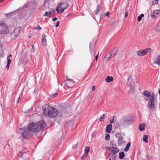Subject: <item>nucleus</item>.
Masks as SVG:
<instances>
[{"mask_svg": "<svg viewBox=\"0 0 160 160\" xmlns=\"http://www.w3.org/2000/svg\"><path fill=\"white\" fill-rule=\"evenodd\" d=\"M46 124L43 120L36 123H32L28 125L27 127L28 130L25 128H21L20 132L22 133L21 138L28 139L30 138V132H39L45 127Z\"/></svg>", "mask_w": 160, "mask_h": 160, "instance_id": "1", "label": "nucleus"}, {"mask_svg": "<svg viewBox=\"0 0 160 160\" xmlns=\"http://www.w3.org/2000/svg\"><path fill=\"white\" fill-rule=\"evenodd\" d=\"M43 113L47 114L49 117H54L59 113L58 110L54 107L46 104L44 107H43Z\"/></svg>", "mask_w": 160, "mask_h": 160, "instance_id": "2", "label": "nucleus"}, {"mask_svg": "<svg viewBox=\"0 0 160 160\" xmlns=\"http://www.w3.org/2000/svg\"><path fill=\"white\" fill-rule=\"evenodd\" d=\"M123 123L127 126L131 125L134 122L133 118L129 115H127L123 118Z\"/></svg>", "mask_w": 160, "mask_h": 160, "instance_id": "3", "label": "nucleus"}, {"mask_svg": "<svg viewBox=\"0 0 160 160\" xmlns=\"http://www.w3.org/2000/svg\"><path fill=\"white\" fill-rule=\"evenodd\" d=\"M60 5L58 6L56 10L58 13H62L64 12L65 9L67 8L69 6V4L67 2L61 3Z\"/></svg>", "mask_w": 160, "mask_h": 160, "instance_id": "4", "label": "nucleus"}, {"mask_svg": "<svg viewBox=\"0 0 160 160\" xmlns=\"http://www.w3.org/2000/svg\"><path fill=\"white\" fill-rule=\"evenodd\" d=\"M9 29L8 27L3 23H1L0 25V32L4 35L9 33Z\"/></svg>", "mask_w": 160, "mask_h": 160, "instance_id": "5", "label": "nucleus"}, {"mask_svg": "<svg viewBox=\"0 0 160 160\" xmlns=\"http://www.w3.org/2000/svg\"><path fill=\"white\" fill-rule=\"evenodd\" d=\"M96 41L95 39H92L90 42L89 45V51L92 56H95V46Z\"/></svg>", "mask_w": 160, "mask_h": 160, "instance_id": "6", "label": "nucleus"}, {"mask_svg": "<svg viewBox=\"0 0 160 160\" xmlns=\"http://www.w3.org/2000/svg\"><path fill=\"white\" fill-rule=\"evenodd\" d=\"M151 50V48H147L144 49L140 50L138 51L137 55L139 57L142 56L146 54L147 52H150Z\"/></svg>", "mask_w": 160, "mask_h": 160, "instance_id": "7", "label": "nucleus"}, {"mask_svg": "<svg viewBox=\"0 0 160 160\" xmlns=\"http://www.w3.org/2000/svg\"><path fill=\"white\" fill-rule=\"evenodd\" d=\"M155 99L149 98L148 104V107L150 109H153L155 107Z\"/></svg>", "mask_w": 160, "mask_h": 160, "instance_id": "8", "label": "nucleus"}, {"mask_svg": "<svg viewBox=\"0 0 160 160\" xmlns=\"http://www.w3.org/2000/svg\"><path fill=\"white\" fill-rule=\"evenodd\" d=\"M74 81L72 79L67 78L66 80L65 84L68 88H71L74 85Z\"/></svg>", "mask_w": 160, "mask_h": 160, "instance_id": "9", "label": "nucleus"}, {"mask_svg": "<svg viewBox=\"0 0 160 160\" xmlns=\"http://www.w3.org/2000/svg\"><path fill=\"white\" fill-rule=\"evenodd\" d=\"M108 149L109 150L111 151V153L113 155L115 154L119 151V149L117 148H111L109 147Z\"/></svg>", "mask_w": 160, "mask_h": 160, "instance_id": "10", "label": "nucleus"}, {"mask_svg": "<svg viewBox=\"0 0 160 160\" xmlns=\"http://www.w3.org/2000/svg\"><path fill=\"white\" fill-rule=\"evenodd\" d=\"M46 36L43 34L42 35V43L43 46H46L47 45L46 40Z\"/></svg>", "mask_w": 160, "mask_h": 160, "instance_id": "11", "label": "nucleus"}, {"mask_svg": "<svg viewBox=\"0 0 160 160\" xmlns=\"http://www.w3.org/2000/svg\"><path fill=\"white\" fill-rule=\"evenodd\" d=\"M160 12V9L154 11L152 13H151V17L155 18L156 17V16L158 15Z\"/></svg>", "mask_w": 160, "mask_h": 160, "instance_id": "12", "label": "nucleus"}, {"mask_svg": "<svg viewBox=\"0 0 160 160\" xmlns=\"http://www.w3.org/2000/svg\"><path fill=\"white\" fill-rule=\"evenodd\" d=\"M125 142L123 139V138L122 137L118 138V146H121L124 144Z\"/></svg>", "mask_w": 160, "mask_h": 160, "instance_id": "13", "label": "nucleus"}, {"mask_svg": "<svg viewBox=\"0 0 160 160\" xmlns=\"http://www.w3.org/2000/svg\"><path fill=\"white\" fill-rule=\"evenodd\" d=\"M133 82V81L132 80V78L129 75H128V80L126 83V84L129 86H130V84Z\"/></svg>", "mask_w": 160, "mask_h": 160, "instance_id": "14", "label": "nucleus"}, {"mask_svg": "<svg viewBox=\"0 0 160 160\" xmlns=\"http://www.w3.org/2000/svg\"><path fill=\"white\" fill-rule=\"evenodd\" d=\"M112 129V125L110 124L107 125L106 126V132L108 133H109L111 132Z\"/></svg>", "mask_w": 160, "mask_h": 160, "instance_id": "15", "label": "nucleus"}, {"mask_svg": "<svg viewBox=\"0 0 160 160\" xmlns=\"http://www.w3.org/2000/svg\"><path fill=\"white\" fill-rule=\"evenodd\" d=\"M135 88L134 86H130V88L128 91L130 94H133L135 92Z\"/></svg>", "mask_w": 160, "mask_h": 160, "instance_id": "16", "label": "nucleus"}, {"mask_svg": "<svg viewBox=\"0 0 160 160\" xmlns=\"http://www.w3.org/2000/svg\"><path fill=\"white\" fill-rule=\"evenodd\" d=\"M145 123H142L139 125V130L142 131H144L145 128Z\"/></svg>", "mask_w": 160, "mask_h": 160, "instance_id": "17", "label": "nucleus"}, {"mask_svg": "<svg viewBox=\"0 0 160 160\" xmlns=\"http://www.w3.org/2000/svg\"><path fill=\"white\" fill-rule=\"evenodd\" d=\"M118 49L117 48H114L112 52V57H115L118 54Z\"/></svg>", "mask_w": 160, "mask_h": 160, "instance_id": "18", "label": "nucleus"}, {"mask_svg": "<svg viewBox=\"0 0 160 160\" xmlns=\"http://www.w3.org/2000/svg\"><path fill=\"white\" fill-rule=\"evenodd\" d=\"M110 145L111 147V148H117V145L116 144L115 142L114 141H111L110 142Z\"/></svg>", "mask_w": 160, "mask_h": 160, "instance_id": "19", "label": "nucleus"}, {"mask_svg": "<svg viewBox=\"0 0 160 160\" xmlns=\"http://www.w3.org/2000/svg\"><path fill=\"white\" fill-rule=\"evenodd\" d=\"M105 81L108 82H110L113 80L112 77L110 76H108L105 79Z\"/></svg>", "mask_w": 160, "mask_h": 160, "instance_id": "20", "label": "nucleus"}, {"mask_svg": "<svg viewBox=\"0 0 160 160\" xmlns=\"http://www.w3.org/2000/svg\"><path fill=\"white\" fill-rule=\"evenodd\" d=\"M102 8V6L101 4H99L98 5L96 11H94L95 14L97 15L99 12L100 10Z\"/></svg>", "mask_w": 160, "mask_h": 160, "instance_id": "21", "label": "nucleus"}, {"mask_svg": "<svg viewBox=\"0 0 160 160\" xmlns=\"http://www.w3.org/2000/svg\"><path fill=\"white\" fill-rule=\"evenodd\" d=\"M143 94L146 97L149 98L151 96L150 92L147 90L145 91L143 93Z\"/></svg>", "mask_w": 160, "mask_h": 160, "instance_id": "22", "label": "nucleus"}, {"mask_svg": "<svg viewBox=\"0 0 160 160\" xmlns=\"http://www.w3.org/2000/svg\"><path fill=\"white\" fill-rule=\"evenodd\" d=\"M21 28L20 27L16 28L13 30V32L15 33L16 34L18 35L20 31L21 30Z\"/></svg>", "mask_w": 160, "mask_h": 160, "instance_id": "23", "label": "nucleus"}, {"mask_svg": "<svg viewBox=\"0 0 160 160\" xmlns=\"http://www.w3.org/2000/svg\"><path fill=\"white\" fill-rule=\"evenodd\" d=\"M155 63L158 64V65H160V56H158L155 59Z\"/></svg>", "mask_w": 160, "mask_h": 160, "instance_id": "24", "label": "nucleus"}, {"mask_svg": "<svg viewBox=\"0 0 160 160\" xmlns=\"http://www.w3.org/2000/svg\"><path fill=\"white\" fill-rule=\"evenodd\" d=\"M111 56L112 57V55L110 52H109L108 54H107L105 57V59H106V61H108L111 58Z\"/></svg>", "mask_w": 160, "mask_h": 160, "instance_id": "25", "label": "nucleus"}, {"mask_svg": "<svg viewBox=\"0 0 160 160\" xmlns=\"http://www.w3.org/2000/svg\"><path fill=\"white\" fill-rule=\"evenodd\" d=\"M119 158L121 159H123L125 157L124 153L123 152H120L119 154Z\"/></svg>", "mask_w": 160, "mask_h": 160, "instance_id": "26", "label": "nucleus"}, {"mask_svg": "<svg viewBox=\"0 0 160 160\" xmlns=\"http://www.w3.org/2000/svg\"><path fill=\"white\" fill-rule=\"evenodd\" d=\"M107 117V116L105 114H103L102 115L100 116V118H99V120L100 121H103L104 119L106 118Z\"/></svg>", "mask_w": 160, "mask_h": 160, "instance_id": "27", "label": "nucleus"}, {"mask_svg": "<svg viewBox=\"0 0 160 160\" xmlns=\"http://www.w3.org/2000/svg\"><path fill=\"white\" fill-rule=\"evenodd\" d=\"M130 142H128L127 145L125 148H124V151L125 152H127L128 151L129 148L130 146Z\"/></svg>", "mask_w": 160, "mask_h": 160, "instance_id": "28", "label": "nucleus"}, {"mask_svg": "<svg viewBox=\"0 0 160 160\" xmlns=\"http://www.w3.org/2000/svg\"><path fill=\"white\" fill-rule=\"evenodd\" d=\"M18 35L15 34V33L12 32L11 34V38L12 39H15L17 37Z\"/></svg>", "mask_w": 160, "mask_h": 160, "instance_id": "29", "label": "nucleus"}, {"mask_svg": "<svg viewBox=\"0 0 160 160\" xmlns=\"http://www.w3.org/2000/svg\"><path fill=\"white\" fill-rule=\"evenodd\" d=\"M38 92V88L37 86H36L34 88V91L33 92V94H37Z\"/></svg>", "mask_w": 160, "mask_h": 160, "instance_id": "30", "label": "nucleus"}, {"mask_svg": "<svg viewBox=\"0 0 160 160\" xmlns=\"http://www.w3.org/2000/svg\"><path fill=\"white\" fill-rule=\"evenodd\" d=\"M148 136L147 135H144L143 136V140L145 142H147L148 141Z\"/></svg>", "mask_w": 160, "mask_h": 160, "instance_id": "31", "label": "nucleus"}, {"mask_svg": "<svg viewBox=\"0 0 160 160\" xmlns=\"http://www.w3.org/2000/svg\"><path fill=\"white\" fill-rule=\"evenodd\" d=\"M154 30L157 32H160V25H158L155 27L154 28Z\"/></svg>", "mask_w": 160, "mask_h": 160, "instance_id": "32", "label": "nucleus"}, {"mask_svg": "<svg viewBox=\"0 0 160 160\" xmlns=\"http://www.w3.org/2000/svg\"><path fill=\"white\" fill-rule=\"evenodd\" d=\"M144 15L143 14H141L138 17V21L139 22H140L142 19V18L143 17Z\"/></svg>", "mask_w": 160, "mask_h": 160, "instance_id": "33", "label": "nucleus"}, {"mask_svg": "<svg viewBox=\"0 0 160 160\" xmlns=\"http://www.w3.org/2000/svg\"><path fill=\"white\" fill-rule=\"evenodd\" d=\"M90 148L89 147H86L85 149V153H86L88 154V152L90 151Z\"/></svg>", "mask_w": 160, "mask_h": 160, "instance_id": "34", "label": "nucleus"}, {"mask_svg": "<svg viewBox=\"0 0 160 160\" xmlns=\"http://www.w3.org/2000/svg\"><path fill=\"white\" fill-rule=\"evenodd\" d=\"M51 13V12H46L43 15V16H47L48 17H50V14Z\"/></svg>", "mask_w": 160, "mask_h": 160, "instance_id": "35", "label": "nucleus"}, {"mask_svg": "<svg viewBox=\"0 0 160 160\" xmlns=\"http://www.w3.org/2000/svg\"><path fill=\"white\" fill-rule=\"evenodd\" d=\"M116 21L115 18H113L111 20V22L110 24L111 25H113L115 23H116Z\"/></svg>", "mask_w": 160, "mask_h": 160, "instance_id": "36", "label": "nucleus"}, {"mask_svg": "<svg viewBox=\"0 0 160 160\" xmlns=\"http://www.w3.org/2000/svg\"><path fill=\"white\" fill-rule=\"evenodd\" d=\"M150 98H151V99H155V95L154 92L152 93V94H151V96L150 97Z\"/></svg>", "mask_w": 160, "mask_h": 160, "instance_id": "37", "label": "nucleus"}, {"mask_svg": "<svg viewBox=\"0 0 160 160\" xmlns=\"http://www.w3.org/2000/svg\"><path fill=\"white\" fill-rule=\"evenodd\" d=\"M159 0H152V5H155L158 3Z\"/></svg>", "mask_w": 160, "mask_h": 160, "instance_id": "38", "label": "nucleus"}, {"mask_svg": "<svg viewBox=\"0 0 160 160\" xmlns=\"http://www.w3.org/2000/svg\"><path fill=\"white\" fill-rule=\"evenodd\" d=\"M23 154L22 152L20 151L18 155V157L20 158H22Z\"/></svg>", "mask_w": 160, "mask_h": 160, "instance_id": "39", "label": "nucleus"}, {"mask_svg": "<svg viewBox=\"0 0 160 160\" xmlns=\"http://www.w3.org/2000/svg\"><path fill=\"white\" fill-rule=\"evenodd\" d=\"M87 154H86V153H84L83 155V156L81 157V159H84L86 158L87 157Z\"/></svg>", "mask_w": 160, "mask_h": 160, "instance_id": "40", "label": "nucleus"}, {"mask_svg": "<svg viewBox=\"0 0 160 160\" xmlns=\"http://www.w3.org/2000/svg\"><path fill=\"white\" fill-rule=\"evenodd\" d=\"M105 139L107 140H108L110 139V135L108 134H107L105 136Z\"/></svg>", "mask_w": 160, "mask_h": 160, "instance_id": "41", "label": "nucleus"}, {"mask_svg": "<svg viewBox=\"0 0 160 160\" xmlns=\"http://www.w3.org/2000/svg\"><path fill=\"white\" fill-rule=\"evenodd\" d=\"M115 136L117 137L118 138H120V137H122L121 136V135L119 133H117L115 134Z\"/></svg>", "mask_w": 160, "mask_h": 160, "instance_id": "42", "label": "nucleus"}, {"mask_svg": "<svg viewBox=\"0 0 160 160\" xmlns=\"http://www.w3.org/2000/svg\"><path fill=\"white\" fill-rule=\"evenodd\" d=\"M7 63L10 64L11 63V60L9 58H7Z\"/></svg>", "mask_w": 160, "mask_h": 160, "instance_id": "43", "label": "nucleus"}, {"mask_svg": "<svg viewBox=\"0 0 160 160\" xmlns=\"http://www.w3.org/2000/svg\"><path fill=\"white\" fill-rule=\"evenodd\" d=\"M18 11V9H17L16 10L14 11L13 12H10V13H9L7 14H6V15H11L13 13H14V12H16L17 11Z\"/></svg>", "mask_w": 160, "mask_h": 160, "instance_id": "44", "label": "nucleus"}, {"mask_svg": "<svg viewBox=\"0 0 160 160\" xmlns=\"http://www.w3.org/2000/svg\"><path fill=\"white\" fill-rule=\"evenodd\" d=\"M60 22L59 21H58L56 23L55 26L57 27H58L59 26V25Z\"/></svg>", "mask_w": 160, "mask_h": 160, "instance_id": "45", "label": "nucleus"}, {"mask_svg": "<svg viewBox=\"0 0 160 160\" xmlns=\"http://www.w3.org/2000/svg\"><path fill=\"white\" fill-rule=\"evenodd\" d=\"M42 28L39 26H37L36 28H35V29L40 30Z\"/></svg>", "mask_w": 160, "mask_h": 160, "instance_id": "46", "label": "nucleus"}, {"mask_svg": "<svg viewBox=\"0 0 160 160\" xmlns=\"http://www.w3.org/2000/svg\"><path fill=\"white\" fill-rule=\"evenodd\" d=\"M114 116H113L112 119L110 120V124L111 123H112L113 122L114 120Z\"/></svg>", "mask_w": 160, "mask_h": 160, "instance_id": "47", "label": "nucleus"}, {"mask_svg": "<svg viewBox=\"0 0 160 160\" xmlns=\"http://www.w3.org/2000/svg\"><path fill=\"white\" fill-rule=\"evenodd\" d=\"M21 151L23 153V154L26 153V149H24Z\"/></svg>", "mask_w": 160, "mask_h": 160, "instance_id": "48", "label": "nucleus"}, {"mask_svg": "<svg viewBox=\"0 0 160 160\" xmlns=\"http://www.w3.org/2000/svg\"><path fill=\"white\" fill-rule=\"evenodd\" d=\"M57 18L54 17L52 18V20L53 22H55L57 20Z\"/></svg>", "mask_w": 160, "mask_h": 160, "instance_id": "49", "label": "nucleus"}, {"mask_svg": "<svg viewBox=\"0 0 160 160\" xmlns=\"http://www.w3.org/2000/svg\"><path fill=\"white\" fill-rule=\"evenodd\" d=\"M10 64L7 63V65H6V68L8 69H9Z\"/></svg>", "mask_w": 160, "mask_h": 160, "instance_id": "50", "label": "nucleus"}, {"mask_svg": "<svg viewBox=\"0 0 160 160\" xmlns=\"http://www.w3.org/2000/svg\"><path fill=\"white\" fill-rule=\"evenodd\" d=\"M110 15V13L109 12H107L105 14V15L109 17Z\"/></svg>", "mask_w": 160, "mask_h": 160, "instance_id": "51", "label": "nucleus"}, {"mask_svg": "<svg viewBox=\"0 0 160 160\" xmlns=\"http://www.w3.org/2000/svg\"><path fill=\"white\" fill-rule=\"evenodd\" d=\"M128 13L127 12V11H126L125 12V18H126L128 16Z\"/></svg>", "mask_w": 160, "mask_h": 160, "instance_id": "52", "label": "nucleus"}, {"mask_svg": "<svg viewBox=\"0 0 160 160\" xmlns=\"http://www.w3.org/2000/svg\"><path fill=\"white\" fill-rule=\"evenodd\" d=\"M102 15L100 14L99 16V21H101L102 18Z\"/></svg>", "mask_w": 160, "mask_h": 160, "instance_id": "53", "label": "nucleus"}, {"mask_svg": "<svg viewBox=\"0 0 160 160\" xmlns=\"http://www.w3.org/2000/svg\"><path fill=\"white\" fill-rule=\"evenodd\" d=\"M77 144L74 145L73 146H72V148L73 149H75L77 147Z\"/></svg>", "mask_w": 160, "mask_h": 160, "instance_id": "54", "label": "nucleus"}, {"mask_svg": "<svg viewBox=\"0 0 160 160\" xmlns=\"http://www.w3.org/2000/svg\"><path fill=\"white\" fill-rule=\"evenodd\" d=\"M99 52H98V54L95 56V59L96 61H97L98 60Z\"/></svg>", "mask_w": 160, "mask_h": 160, "instance_id": "55", "label": "nucleus"}, {"mask_svg": "<svg viewBox=\"0 0 160 160\" xmlns=\"http://www.w3.org/2000/svg\"><path fill=\"white\" fill-rule=\"evenodd\" d=\"M120 11V14H119L120 15H121V13H122V12L123 13V12H124L123 9H122V8H121Z\"/></svg>", "mask_w": 160, "mask_h": 160, "instance_id": "56", "label": "nucleus"}, {"mask_svg": "<svg viewBox=\"0 0 160 160\" xmlns=\"http://www.w3.org/2000/svg\"><path fill=\"white\" fill-rule=\"evenodd\" d=\"M58 94V93L57 92H56L55 93H54V94H53V95H52V97H54L55 96H57V95Z\"/></svg>", "mask_w": 160, "mask_h": 160, "instance_id": "57", "label": "nucleus"}, {"mask_svg": "<svg viewBox=\"0 0 160 160\" xmlns=\"http://www.w3.org/2000/svg\"><path fill=\"white\" fill-rule=\"evenodd\" d=\"M95 89V86H92V91H94Z\"/></svg>", "mask_w": 160, "mask_h": 160, "instance_id": "58", "label": "nucleus"}, {"mask_svg": "<svg viewBox=\"0 0 160 160\" xmlns=\"http://www.w3.org/2000/svg\"><path fill=\"white\" fill-rule=\"evenodd\" d=\"M116 156H115L114 157H113L112 156V159L113 160H115L116 159Z\"/></svg>", "mask_w": 160, "mask_h": 160, "instance_id": "59", "label": "nucleus"}, {"mask_svg": "<svg viewBox=\"0 0 160 160\" xmlns=\"http://www.w3.org/2000/svg\"><path fill=\"white\" fill-rule=\"evenodd\" d=\"M12 56V55L11 54H9L7 58H9L10 57H11Z\"/></svg>", "mask_w": 160, "mask_h": 160, "instance_id": "60", "label": "nucleus"}, {"mask_svg": "<svg viewBox=\"0 0 160 160\" xmlns=\"http://www.w3.org/2000/svg\"><path fill=\"white\" fill-rule=\"evenodd\" d=\"M117 124V126L116 127V128H118V127H119V124L118 123H116Z\"/></svg>", "mask_w": 160, "mask_h": 160, "instance_id": "61", "label": "nucleus"}, {"mask_svg": "<svg viewBox=\"0 0 160 160\" xmlns=\"http://www.w3.org/2000/svg\"><path fill=\"white\" fill-rule=\"evenodd\" d=\"M149 98H145V100L146 101H148V100H149Z\"/></svg>", "mask_w": 160, "mask_h": 160, "instance_id": "62", "label": "nucleus"}, {"mask_svg": "<svg viewBox=\"0 0 160 160\" xmlns=\"http://www.w3.org/2000/svg\"><path fill=\"white\" fill-rule=\"evenodd\" d=\"M158 93H159V94L160 95V97H159V98H160V88H159V92H158Z\"/></svg>", "mask_w": 160, "mask_h": 160, "instance_id": "63", "label": "nucleus"}, {"mask_svg": "<svg viewBox=\"0 0 160 160\" xmlns=\"http://www.w3.org/2000/svg\"><path fill=\"white\" fill-rule=\"evenodd\" d=\"M124 160H129L128 158H125L124 159Z\"/></svg>", "mask_w": 160, "mask_h": 160, "instance_id": "64", "label": "nucleus"}]
</instances>
